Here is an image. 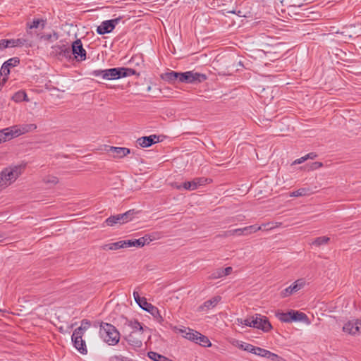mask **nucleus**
Listing matches in <instances>:
<instances>
[{"label": "nucleus", "mask_w": 361, "mask_h": 361, "mask_svg": "<svg viewBox=\"0 0 361 361\" xmlns=\"http://www.w3.org/2000/svg\"><path fill=\"white\" fill-rule=\"evenodd\" d=\"M91 74L95 77H102L105 80H117L133 75H140L135 70L126 67L98 69L93 71Z\"/></svg>", "instance_id": "1"}, {"label": "nucleus", "mask_w": 361, "mask_h": 361, "mask_svg": "<svg viewBox=\"0 0 361 361\" xmlns=\"http://www.w3.org/2000/svg\"><path fill=\"white\" fill-rule=\"evenodd\" d=\"M26 164L11 166L0 172V187L6 188L13 183L24 171Z\"/></svg>", "instance_id": "2"}, {"label": "nucleus", "mask_w": 361, "mask_h": 361, "mask_svg": "<svg viewBox=\"0 0 361 361\" xmlns=\"http://www.w3.org/2000/svg\"><path fill=\"white\" fill-rule=\"evenodd\" d=\"M99 334L103 341L109 345H115L120 341V333L109 323L101 322Z\"/></svg>", "instance_id": "3"}, {"label": "nucleus", "mask_w": 361, "mask_h": 361, "mask_svg": "<svg viewBox=\"0 0 361 361\" xmlns=\"http://www.w3.org/2000/svg\"><path fill=\"white\" fill-rule=\"evenodd\" d=\"M28 28L32 29H39L40 31L37 33V35L39 37L41 40L48 42H54L56 41L59 37V33L54 30L49 28L46 29V24H27Z\"/></svg>", "instance_id": "4"}, {"label": "nucleus", "mask_w": 361, "mask_h": 361, "mask_svg": "<svg viewBox=\"0 0 361 361\" xmlns=\"http://www.w3.org/2000/svg\"><path fill=\"white\" fill-rule=\"evenodd\" d=\"M64 56L73 55L74 59L77 61H83L86 59V50L83 48L80 39H76L72 43L71 49L67 48L63 51Z\"/></svg>", "instance_id": "5"}, {"label": "nucleus", "mask_w": 361, "mask_h": 361, "mask_svg": "<svg viewBox=\"0 0 361 361\" xmlns=\"http://www.w3.org/2000/svg\"><path fill=\"white\" fill-rule=\"evenodd\" d=\"M205 74L187 71L180 73L179 82L185 83L197 84L207 80Z\"/></svg>", "instance_id": "6"}, {"label": "nucleus", "mask_w": 361, "mask_h": 361, "mask_svg": "<svg viewBox=\"0 0 361 361\" xmlns=\"http://www.w3.org/2000/svg\"><path fill=\"white\" fill-rule=\"evenodd\" d=\"M252 327L261 329L264 332H269L272 329V326L268 318L259 314H255V319L252 320Z\"/></svg>", "instance_id": "7"}, {"label": "nucleus", "mask_w": 361, "mask_h": 361, "mask_svg": "<svg viewBox=\"0 0 361 361\" xmlns=\"http://www.w3.org/2000/svg\"><path fill=\"white\" fill-rule=\"evenodd\" d=\"M305 285V283L302 279H298L295 281L293 284H291L288 288L283 290L280 295L282 298H287L294 293H296L297 291L300 290Z\"/></svg>", "instance_id": "8"}, {"label": "nucleus", "mask_w": 361, "mask_h": 361, "mask_svg": "<svg viewBox=\"0 0 361 361\" xmlns=\"http://www.w3.org/2000/svg\"><path fill=\"white\" fill-rule=\"evenodd\" d=\"M8 128V131L12 133L13 138V137H17L21 134H24L25 133H28L35 130L37 128V126L34 123H31L23 125L20 128H18L17 126H13Z\"/></svg>", "instance_id": "9"}, {"label": "nucleus", "mask_w": 361, "mask_h": 361, "mask_svg": "<svg viewBox=\"0 0 361 361\" xmlns=\"http://www.w3.org/2000/svg\"><path fill=\"white\" fill-rule=\"evenodd\" d=\"M144 302L142 303L141 308L149 312L159 323H161L164 319L160 314L158 308L151 303H149L147 300H143Z\"/></svg>", "instance_id": "10"}, {"label": "nucleus", "mask_w": 361, "mask_h": 361, "mask_svg": "<svg viewBox=\"0 0 361 361\" xmlns=\"http://www.w3.org/2000/svg\"><path fill=\"white\" fill-rule=\"evenodd\" d=\"M107 152L112 153L114 158L122 159L130 153V149L127 147L109 146Z\"/></svg>", "instance_id": "11"}, {"label": "nucleus", "mask_w": 361, "mask_h": 361, "mask_svg": "<svg viewBox=\"0 0 361 361\" xmlns=\"http://www.w3.org/2000/svg\"><path fill=\"white\" fill-rule=\"evenodd\" d=\"M20 63V59L18 57H13L5 61L0 70L1 75H8L10 74V68L15 67Z\"/></svg>", "instance_id": "12"}, {"label": "nucleus", "mask_w": 361, "mask_h": 361, "mask_svg": "<svg viewBox=\"0 0 361 361\" xmlns=\"http://www.w3.org/2000/svg\"><path fill=\"white\" fill-rule=\"evenodd\" d=\"M159 136L152 135L149 136H144L137 139V142L142 147H149L152 145L159 142Z\"/></svg>", "instance_id": "13"}, {"label": "nucleus", "mask_w": 361, "mask_h": 361, "mask_svg": "<svg viewBox=\"0 0 361 361\" xmlns=\"http://www.w3.org/2000/svg\"><path fill=\"white\" fill-rule=\"evenodd\" d=\"M221 296H219V295L214 296L212 298L205 301L202 305H201L198 307V310L200 311H204V310H207L211 308H213L219 303V302L221 301Z\"/></svg>", "instance_id": "14"}, {"label": "nucleus", "mask_w": 361, "mask_h": 361, "mask_svg": "<svg viewBox=\"0 0 361 361\" xmlns=\"http://www.w3.org/2000/svg\"><path fill=\"white\" fill-rule=\"evenodd\" d=\"M290 322H308L309 319L306 314L296 311V310H290Z\"/></svg>", "instance_id": "15"}, {"label": "nucleus", "mask_w": 361, "mask_h": 361, "mask_svg": "<svg viewBox=\"0 0 361 361\" xmlns=\"http://www.w3.org/2000/svg\"><path fill=\"white\" fill-rule=\"evenodd\" d=\"M343 331L350 334L355 335L360 331V326L355 325V321H349L344 324Z\"/></svg>", "instance_id": "16"}, {"label": "nucleus", "mask_w": 361, "mask_h": 361, "mask_svg": "<svg viewBox=\"0 0 361 361\" xmlns=\"http://www.w3.org/2000/svg\"><path fill=\"white\" fill-rule=\"evenodd\" d=\"M126 242L125 240H121L116 243L106 244L102 246V250H116L121 248H126Z\"/></svg>", "instance_id": "17"}, {"label": "nucleus", "mask_w": 361, "mask_h": 361, "mask_svg": "<svg viewBox=\"0 0 361 361\" xmlns=\"http://www.w3.org/2000/svg\"><path fill=\"white\" fill-rule=\"evenodd\" d=\"M125 242H126V247H132V246L142 247L144 245H147V243L145 239V236L141 237L139 239L127 240H125Z\"/></svg>", "instance_id": "18"}, {"label": "nucleus", "mask_w": 361, "mask_h": 361, "mask_svg": "<svg viewBox=\"0 0 361 361\" xmlns=\"http://www.w3.org/2000/svg\"><path fill=\"white\" fill-rule=\"evenodd\" d=\"M180 73L171 71L170 72L165 73L161 75L163 80L169 82H174L178 80L179 82Z\"/></svg>", "instance_id": "19"}, {"label": "nucleus", "mask_w": 361, "mask_h": 361, "mask_svg": "<svg viewBox=\"0 0 361 361\" xmlns=\"http://www.w3.org/2000/svg\"><path fill=\"white\" fill-rule=\"evenodd\" d=\"M116 24H100L97 26V32L99 35H104L112 32Z\"/></svg>", "instance_id": "20"}, {"label": "nucleus", "mask_w": 361, "mask_h": 361, "mask_svg": "<svg viewBox=\"0 0 361 361\" xmlns=\"http://www.w3.org/2000/svg\"><path fill=\"white\" fill-rule=\"evenodd\" d=\"M73 345L76 349H78L81 353L84 354L87 353L86 345L85 341L82 338H72Z\"/></svg>", "instance_id": "21"}, {"label": "nucleus", "mask_w": 361, "mask_h": 361, "mask_svg": "<svg viewBox=\"0 0 361 361\" xmlns=\"http://www.w3.org/2000/svg\"><path fill=\"white\" fill-rule=\"evenodd\" d=\"M136 214L135 209H130L123 214H118L119 224H124L132 220L133 215Z\"/></svg>", "instance_id": "22"}, {"label": "nucleus", "mask_w": 361, "mask_h": 361, "mask_svg": "<svg viewBox=\"0 0 361 361\" xmlns=\"http://www.w3.org/2000/svg\"><path fill=\"white\" fill-rule=\"evenodd\" d=\"M244 233H243V228H236V229H233V230H229V231H224L222 234H220L218 236L222 237V238H227V237H229L231 235H242Z\"/></svg>", "instance_id": "23"}, {"label": "nucleus", "mask_w": 361, "mask_h": 361, "mask_svg": "<svg viewBox=\"0 0 361 361\" xmlns=\"http://www.w3.org/2000/svg\"><path fill=\"white\" fill-rule=\"evenodd\" d=\"M177 189L184 188L188 190H194L197 188V183H195V180L193 179L191 181H186L183 183V185H176Z\"/></svg>", "instance_id": "24"}, {"label": "nucleus", "mask_w": 361, "mask_h": 361, "mask_svg": "<svg viewBox=\"0 0 361 361\" xmlns=\"http://www.w3.org/2000/svg\"><path fill=\"white\" fill-rule=\"evenodd\" d=\"M197 337L198 341H196L197 344H199L203 347H209L212 345L210 341L206 336L202 335L200 333H198Z\"/></svg>", "instance_id": "25"}, {"label": "nucleus", "mask_w": 361, "mask_h": 361, "mask_svg": "<svg viewBox=\"0 0 361 361\" xmlns=\"http://www.w3.org/2000/svg\"><path fill=\"white\" fill-rule=\"evenodd\" d=\"M312 192H310V188H302L295 191H293L290 193V197H301L306 196L310 195Z\"/></svg>", "instance_id": "26"}, {"label": "nucleus", "mask_w": 361, "mask_h": 361, "mask_svg": "<svg viewBox=\"0 0 361 361\" xmlns=\"http://www.w3.org/2000/svg\"><path fill=\"white\" fill-rule=\"evenodd\" d=\"M276 316L282 322H290V310L288 312H277Z\"/></svg>", "instance_id": "27"}, {"label": "nucleus", "mask_w": 361, "mask_h": 361, "mask_svg": "<svg viewBox=\"0 0 361 361\" xmlns=\"http://www.w3.org/2000/svg\"><path fill=\"white\" fill-rule=\"evenodd\" d=\"M11 138L12 133L8 131V128H6L0 130V143Z\"/></svg>", "instance_id": "28"}, {"label": "nucleus", "mask_w": 361, "mask_h": 361, "mask_svg": "<svg viewBox=\"0 0 361 361\" xmlns=\"http://www.w3.org/2000/svg\"><path fill=\"white\" fill-rule=\"evenodd\" d=\"M330 238L326 236H321L314 239V240L312 243V245L316 246H320L322 245L327 244Z\"/></svg>", "instance_id": "29"}, {"label": "nucleus", "mask_w": 361, "mask_h": 361, "mask_svg": "<svg viewBox=\"0 0 361 361\" xmlns=\"http://www.w3.org/2000/svg\"><path fill=\"white\" fill-rule=\"evenodd\" d=\"M144 236L147 244H149L154 240L159 239L161 238V234L158 232H154L149 234H146Z\"/></svg>", "instance_id": "30"}, {"label": "nucleus", "mask_w": 361, "mask_h": 361, "mask_svg": "<svg viewBox=\"0 0 361 361\" xmlns=\"http://www.w3.org/2000/svg\"><path fill=\"white\" fill-rule=\"evenodd\" d=\"M43 182L46 184L55 185L59 183V178L54 176L48 175L43 178Z\"/></svg>", "instance_id": "31"}, {"label": "nucleus", "mask_w": 361, "mask_h": 361, "mask_svg": "<svg viewBox=\"0 0 361 361\" xmlns=\"http://www.w3.org/2000/svg\"><path fill=\"white\" fill-rule=\"evenodd\" d=\"M182 333H185V335H183V336L190 341H192V340H194V336H197L198 331H194L189 329L188 332H186L185 330H180Z\"/></svg>", "instance_id": "32"}, {"label": "nucleus", "mask_w": 361, "mask_h": 361, "mask_svg": "<svg viewBox=\"0 0 361 361\" xmlns=\"http://www.w3.org/2000/svg\"><path fill=\"white\" fill-rule=\"evenodd\" d=\"M254 319H255V315L245 319H243L242 318H238V319H237V322L238 324H244L245 326L252 327V320H254Z\"/></svg>", "instance_id": "33"}, {"label": "nucleus", "mask_w": 361, "mask_h": 361, "mask_svg": "<svg viewBox=\"0 0 361 361\" xmlns=\"http://www.w3.org/2000/svg\"><path fill=\"white\" fill-rule=\"evenodd\" d=\"M105 223L109 226H113L116 224L119 223L118 215L109 216L106 219Z\"/></svg>", "instance_id": "34"}, {"label": "nucleus", "mask_w": 361, "mask_h": 361, "mask_svg": "<svg viewBox=\"0 0 361 361\" xmlns=\"http://www.w3.org/2000/svg\"><path fill=\"white\" fill-rule=\"evenodd\" d=\"M223 271H221V268L217 269L214 271H213L210 276H209V279H216L223 277Z\"/></svg>", "instance_id": "35"}, {"label": "nucleus", "mask_w": 361, "mask_h": 361, "mask_svg": "<svg viewBox=\"0 0 361 361\" xmlns=\"http://www.w3.org/2000/svg\"><path fill=\"white\" fill-rule=\"evenodd\" d=\"M262 229V227L257 225H252L243 228V233L245 232V230H249V233H255Z\"/></svg>", "instance_id": "36"}, {"label": "nucleus", "mask_w": 361, "mask_h": 361, "mask_svg": "<svg viewBox=\"0 0 361 361\" xmlns=\"http://www.w3.org/2000/svg\"><path fill=\"white\" fill-rule=\"evenodd\" d=\"M128 323H129L128 325L132 329H133L135 330H139V331H142L143 330L141 324L138 321H137V320L129 321Z\"/></svg>", "instance_id": "37"}, {"label": "nucleus", "mask_w": 361, "mask_h": 361, "mask_svg": "<svg viewBox=\"0 0 361 361\" xmlns=\"http://www.w3.org/2000/svg\"><path fill=\"white\" fill-rule=\"evenodd\" d=\"M84 334L83 327H78L73 333L72 338H82Z\"/></svg>", "instance_id": "38"}, {"label": "nucleus", "mask_w": 361, "mask_h": 361, "mask_svg": "<svg viewBox=\"0 0 361 361\" xmlns=\"http://www.w3.org/2000/svg\"><path fill=\"white\" fill-rule=\"evenodd\" d=\"M195 183H197V186L204 185L207 183H209L211 180H209L208 178L202 177V178H194Z\"/></svg>", "instance_id": "39"}, {"label": "nucleus", "mask_w": 361, "mask_h": 361, "mask_svg": "<svg viewBox=\"0 0 361 361\" xmlns=\"http://www.w3.org/2000/svg\"><path fill=\"white\" fill-rule=\"evenodd\" d=\"M254 345L250 344V343H245L244 345H241V348L245 351L250 352L252 353V352H254L255 350Z\"/></svg>", "instance_id": "40"}, {"label": "nucleus", "mask_w": 361, "mask_h": 361, "mask_svg": "<svg viewBox=\"0 0 361 361\" xmlns=\"http://www.w3.org/2000/svg\"><path fill=\"white\" fill-rule=\"evenodd\" d=\"M265 352L266 349L259 347H255L254 352H252V353L263 357Z\"/></svg>", "instance_id": "41"}, {"label": "nucleus", "mask_w": 361, "mask_h": 361, "mask_svg": "<svg viewBox=\"0 0 361 361\" xmlns=\"http://www.w3.org/2000/svg\"><path fill=\"white\" fill-rule=\"evenodd\" d=\"M91 325V322L87 319H83L80 327H83V331L89 328Z\"/></svg>", "instance_id": "42"}, {"label": "nucleus", "mask_w": 361, "mask_h": 361, "mask_svg": "<svg viewBox=\"0 0 361 361\" xmlns=\"http://www.w3.org/2000/svg\"><path fill=\"white\" fill-rule=\"evenodd\" d=\"M270 360H273V361H284L285 360L283 357H281L279 356L278 355L273 353L271 355Z\"/></svg>", "instance_id": "43"}, {"label": "nucleus", "mask_w": 361, "mask_h": 361, "mask_svg": "<svg viewBox=\"0 0 361 361\" xmlns=\"http://www.w3.org/2000/svg\"><path fill=\"white\" fill-rule=\"evenodd\" d=\"M221 271H223L224 276H225L229 275L232 272L233 269L231 267H228L225 269L221 268Z\"/></svg>", "instance_id": "44"}, {"label": "nucleus", "mask_w": 361, "mask_h": 361, "mask_svg": "<svg viewBox=\"0 0 361 361\" xmlns=\"http://www.w3.org/2000/svg\"><path fill=\"white\" fill-rule=\"evenodd\" d=\"M323 166V164L322 162L315 161L312 164L311 169L312 170L317 169Z\"/></svg>", "instance_id": "45"}, {"label": "nucleus", "mask_w": 361, "mask_h": 361, "mask_svg": "<svg viewBox=\"0 0 361 361\" xmlns=\"http://www.w3.org/2000/svg\"><path fill=\"white\" fill-rule=\"evenodd\" d=\"M15 41V47H21L24 44V42H25L23 39H14Z\"/></svg>", "instance_id": "46"}, {"label": "nucleus", "mask_w": 361, "mask_h": 361, "mask_svg": "<svg viewBox=\"0 0 361 361\" xmlns=\"http://www.w3.org/2000/svg\"><path fill=\"white\" fill-rule=\"evenodd\" d=\"M5 43L7 44V48L8 47H15L14 39H6Z\"/></svg>", "instance_id": "47"}, {"label": "nucleus", "mask_w": 361, "mask_h": 361, "mask_svg": "<svg viewBox=\"0 0 361 361\" xmlns=\"http://www.w3.org/2000/svg\"><path fill=\"white\" fill-rule=\"evenodd\" d=\"M306 160H307V157H306L305 156V157H301L300 159H298L295 161H294L293 164H302V162H304Z\"/></svg>", "instance_id": "48"}, {"label": "nucleus", "mask_w": 361, "mask_h": 361, "mask_svg": "<svg viewBox=\"0 0 361 361\" xmlns=\"http://www.w3.org/2000/svg\"><path fill=\"white\" fill-rule=\"evenodd\" d=\"M21 96H23L24 97V99L27 97L26 94L24 93V92H18L17 94H16L15 95V99L16 101H19L20 99V97Z\"/></svg>", "instance_id": "49"}, {"label": "nucleus", "mask_w": 361, "mask_h": 361, "mask_svg": "<svg viewBox=\"0 0 361 361\" xmlns=\"http://www.w3.org/2000/svg\"><path fill=\"white\" fill-rule=\"evenodd\" d=\"M5 42L4 39L0 40V51L7 48V44Z\"/></svg>", "instance_id": "50"}, {"label": "nucleus", "mask_w": 361, "mask_h": 361, "mask_svg": "<svg viewBox=\"0 0 361 361\" xmlns=\"http://www.w3.org/2000/svg\"><path fill=\"white\" fill-rule=\"evenodd\" d=\"M306 157H307V159H314V158H316L317 157V154L314 152H310L309 154H307V155H305Z\"/></svg>", "instance_id": "51"}, {"label": "nucleus", "mask_w": 361, "mask_h": 361, "mask_svg": "<svg viewBox=\"0 0 361 361\" xmlns=\"http://www.w3.org/2000/svg\"><path fill=\"white\" fill-rule=\"evenodd\" d=\"M3 78L0 79V85H4L8 80V75H2Z\"/></svg>", "instance_id": "52"}, {"label": "nucleus", "mask_w": 361, "mask_h": 361, "mask_svg": "<svg viewBox=\"0 0 361 361\" xmlns=\"http://www.w3.org/2000/svg\"><path fill=\"white\" fill-rule=\"evenodd\" d=\"M143 300H146L144 297H140L139 299L135 300L136 302L139 305V306L141 307L142 303L144 302Z\"/></svg>", "instance_id": "53"}, {"label": "nucleus", "mask_w": 361, "mask_h": 361, "mask_svg": "<svg viewBox=\"0 0 361 361\" xmlns=\"http://www.w3.org/2000/svg\"><path fill=\"white\" fill-rule=\"evenodd\" d=\"M269 224H270L269 223L265 224H262L261 226L262 227V230L268 231V230H270V229L273 228V227H269Z\"/></svg>", "instance_id": "54"}, {"label": "nucleus", "mask_w": 361, "mask_h": 361, "mask_svg": "<svg viewBox=\"0 0 361 361\" xmlns=\"http://www.w3.org/2000/svg\"><path fill=\"white\" fill-rule=\"evenodd\" d=\"M271 354H272L271 352H270L269 350H266V352L264 353L263 357L270 359Z\"/></svg>", "instance_id": "55"}, {"label": "nucleus", "mask_w": 361, "mask_h": 361, "mask_svg": "<svg viewBox=\"0 0 361 361\" xmlns=\"http://www.w3.org/2000/svg\"><path fill=\"white\" fill-rule=\"evenodd\" d=\"M118 20H119L118 18H116V19H111V20H106L103 21L102 23H118Z\"/></svg>", "instance_id": "56"}, {"label": "nucleus", "mask_w": 361, "mask_h": 361, "mask_svg": "<svg viewBox=\"0 0 361 361\" xmlns=\"http://www.w3.org/2000/svg\"><path fill=\"white\" fill-rule=\"evenodd\" d=\"M355 325L360 326V329H361V318L355 319Z\"/></svg>", "instance_id": "57"}, {"label": "nucleus", "mask_w": 361, "mask_h": 361, "mask_svg": "<svg viewBox=\"0 0 361 361\" xmlns=\"http://www.w3.org/2000/svg\"><path fill=\"white\" fill-rule=\"evenodd\" d=\"M133 297H134L135 300L137 299H139L140 298L139 293L136 291L133 292Z\"/></svg>", "instance_id": "58"}, {"label": "nucleus", "mask_w": 361, "mask_h": 361, "mask_svg": "<svg viewBox=\"0 0 361 361\" xmlns=\"http://www.w3.org/2000/svg\"><path fill=\"white\" fill-rule=\"evenodd\" d=\"M331 31L334 33H341V34H343L344 32L341 31L340 32L339 30H337L336 29H334V27H331Z\"/></svg>", "instance_id": "59"}, {"label": "nucleus", "mask_w": 361, "mask_h": 361, "mask_svg": "<svg viewBox=\"0 0 361 361\" xmlns=\"http://www.w3.org/2000/svg\"><path fill=\"white\" fill-rule=\"evenodd\" d=\"M32 23H44V20H40V19H34Z\"/></svg>", "instance_id": "60"}, {"label": "nucleus", "mask_w": 361, "mask_h": 361, "mask_svg": "<svg viewBox=\"0 0 361 361\" xmlns=\"http://www.w3.org/2000/svg\"><path fill=\"white\" fill-rule=\"evenodd\" d=\"M198 341V337L197 336H194V340H192V341L195 342L196 343V341Z\"/></svg>", "instance_id": "61"}, {"label": "nucleus", "mask_w": 361, "mask_h": 361, "mask_svg": "<svg viewBox=\"0 0 361 361\" xmlns=\"http://www.w3.org/2000/svg\"><path fill=\"white\" fill-rule=\"evenodd\" d=\"M247 234H250L249 233V230H245V232H244L243 235H247Z\"/></svg>", "instance_id": "62"}, {"label": "nucleus", "mask_w": 361, "mask_h": 361, "mask_svg": "<svg viewBox=\"0 0 361 361\" xmlns=\"http://www.w3.org/2000/svg\"><path fill=\"white\" fill-rule=\"evenodd\" d=\"M281 55L280 54H277L275 58L276 59H279L280 58Z\"/></svg>", "instance_id": "63"}, {"label": "nucleus", "mask_w": 361, "mask_h": 361, "mask_svg": "<svg viewBox=\"0 0 361 361\" xmlns=\"http://www.w3.org/2000/svg\"><path fill=\"white\" fill-rule=\"evenodd\" d=\"M150 90H151V87H150V86H149V87H147V91H150Z\"/></svg>", "instance_id": "64"}]
</instances>
